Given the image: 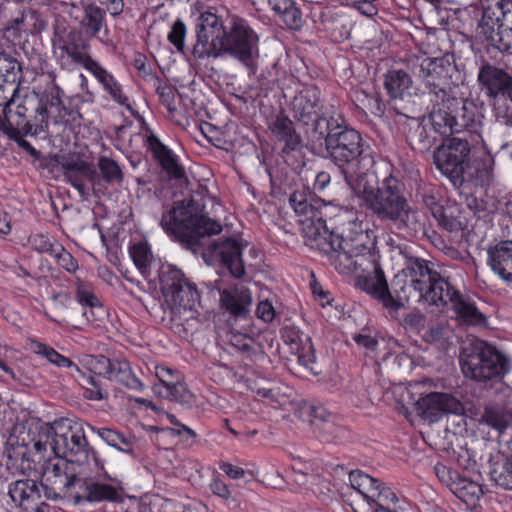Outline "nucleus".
Here are the masks:
<instances>
[{
	"label": "nucleus",
	"mask_w": 512,
	"mask_h": 512,
	"mask_svg": "<svg viewBox=\"0 0 512 512\" xmlns=\"http://www.w3.org/2000/svg\"><path fill=\"white\" fill-rule=\"evenodd\" d=\"M21 65L8 54L0 53V131L11 139L20 134L36 136L55 125L75 121L77 112L62 102L63 90L56 84L55 75L49 74L50 83L42 93L31 91L15 99Z\"/></svg>",
	"instance_id": "obj_1"
},
{
	"label": "nucleus",
	"mask_w": 512,
	"mask_h": 512,
	"mask_svg": "<svg viewBox=\"0 0 512 512\" xmlns=\"http://www.w3.org/2000/svg\"><path fill=\"white\" fill-rule=\"evenodd\" d=\"M304 223L305 244L324 254L339 273L348 275L372 269V274L359 281L361 289L386 309L398 311L403 306L401 299H396L390 293L384 272L377 263V255L367 245L368 235L361 229L360 223H351L356 231L354 238L329 232L321 221L318 224L311 221Z\"/></svg>",
	"instance_id": "obj_2"
},
{
	"label": "nucleus",
	"mask_w": 512,
	"mask_h": 512,
	"mask_svg": "<svg viewBox=\"0 0 512 512\" xmlns=\"http://www.w3.org/2000/svg\"><path fill=\"white\" fill-rule=\"evenodd\" d=\"M160 225L166 233L175 236L191 250L207 246L210 256L219 259L235 278L245 274L242 244L232 238L210 241L211 236L222 231V225L199 213L192 200L175 202L163 213Z\"/></svg>",
	"instance_id": "obj_3"
},
{
	"label": "nucleus",
	"mask_w": 512,
	"mask_h": 512,
	"mask_svg": "<svg viewBox=\"0 0 512 512\" xmlns=\"http://www.w3.org/2000/svg\"><path fill=\"white\" fill-rule=\"evenodd\" d=\"M312 142L324 146L330 158L342 168L346 180V172L368 173L374 164L370 147L361 134L344 124L341 115H330L318 119L310 132Z\"/></svg>",
	"instance_id": "obj_4"
},
{
	"label": "nucleus",
	"mask_w": 512,
	"mask_h": 512,
	"mask_svg": "<svg viewBox=\"0 0 512 512\" xmlns=\"http://www.w3.org/2000/svg\"><path fill=\"white\" fill-rule=\"evenodd\" d=\"M164 312L171 329L182 337L196 331L200 325L195 305L200 299L196 285L176 267L163 266L159 273Z\"/></svg>",
	"instance_id": "obj_5"
},
{
	"label": "nucleus",
	"mask_w": 512,
	"mask_h": 512,
	"mask_svg": "<svg viewBox=\"0 0 512 512\" xmlns=\"http://www.w3.org/2000/svg\"><path fill=\"white\" fill-rule=\"evenodd\" d=\"M33 448L35 456H38V462L54 455L72 459L78 465H83L88 462L90 453L95 456L81 425L67 418L41 425L33 440Z\"/></svg>",
	"instance_id": "obj_6"
},
{
	"label": "nucleus",
	"mask_w": 512,
	"mask_h": 512,
	"mask_svg": "<svg viewBox=\"0 0 512 512\" xmlns=\"http://www.w3.org/2000/svg\"><path fill=\"white\" fill-rule=\"evenodd\" d=\"M346 184L361 201L372 216L382 222L391 223L405 204V197L398 180L392 176L382 180L380 186L374 187L372 175L350 170L346 172Z\"/></svg>",
	"instance_id": "obj_7"
},
{
	"label": "nucleus",
	"mask_w": 512,
	"mask_h": 512,
	"mask_svg": "<svg viewBox=\"0 0 512 512\" xmlns=\"http://www.w3.org/2000/svg\"><path fill=\"white\" fill-rule=\"evenodd\" d=\"M412 73L420 80L419 91L426 95L431 108L456 103L449 91V80L454 66L448 57H424L412 62Z\"/></svg>",
	"instance_id": "obj_8"
},
{
	"label": "nucleus",
	"mask_w": 512,
	"mask_h": 512,
	"mask_svg": "<svg viewBox=\"0 0 512 512\" xmlns=\"http://www.w3.org/2000/svg\"><path fill=\"white\" fill-rule=\"evenodd\" d=\"M460 362L463 374L478 382L502 379L510 370L508 358L482 340L473 341L471 348L464 350Z\"/></svg>",
	"instance_id": "obj_9"
},
{
	"label": "nucleus",
	"mask_w": 512,
	"mask_h": 512,
	"mask_svg": "<svg viewBox=\"0 0 512 512\" xmlns=\"http://www.w3.org/2000/svg\"><path fill=\"white\" fill-rule=\"evenodd\" d=\"M472 144L465 137H449L433 152L436 168L456 189L464 188L465 175H469V160Z\"/></svg>",
	"instance_id": "obj_10"
},
{
	"label": "nucleus",
	"mask_w": 512,
	"mask_h": 512,
	"mask_svg": "<svg viewBox=\"0 0 512 512\" xmlns=\"http://www.w3.org/2000/svg\"><path fill=\"white\" fill-rule=\"evenodd\" d=\"M222 37L225 56H231L254 72L259 57V37L248 21L238 15H229Z\"/></svg>",
	"instance_id": "obj_11"
},
{
	"label": "nucleus",
	"mask_w": 512,
	"mask_h": 512,
	"mask_svg": "<svg viewBox=\"0 0 512 512\" xmlns=\"http://www.w3.org/2000/svg\"><path fill=\"white\" fill-rule=\"evenodd\" d=\"M479 27L490 46L512 54V0H501L494 8L484 9Z\"/></svg>",
	"instance_id": "obj_12"
},
{
	"label": "nucleus",
	"mask_w": 512,
	"mask_h": 512,
	"mask_svg": "<svg viewBox=\"0 0 512 512\" xmlns=\"http://www.w3.org/2000/svg\"><path fill=\"white\" fill-rule=\"evenodd\" d=\"M432 124L442 135L460 133L464 129L476 132L480 124L477 107L473 101L459 100L450 106L431 108Z\"/></svg>",
	"instance_id": "obj_13"
},
{
	"label": "nucleus",
	"mask_w": 512,
	"mask_h": 512,
	"mask_svg": "<svg viewBox=\"0 0 512 512\" xmlns=\"http://www.w3.org/2000/svg\"><path fill=\"white\" fill-rule=\"evenodd\" d=\"M427 299L430 305L445 306L450 303L457 320L468 325H481L485 316L478 310L474 302L455 290L448 281H440L430 288Z\"/></svg>",
	"instance_id": "obj_14"
},
{
	"label": "nucleus",
	"mask_w": 512,
	"mask_h": 512,
	"mask_svg": "<svg viewBox=\"0 0 512 512\" xmlns=\"http://www.w3.org/2000/svg\"><path fill=\"white\" fill-rule=\"evenodd\" d=\"M292 112L293 117L304 125L316 124L322 117L337 115L333 106L329 108L323 106L321 91L314 85L305 87L294 97Z\"/></svg>",
	"instance_id": "obj_15"
},
{
	"label": "nucleus",
	"mask_w": 512,
	"mask_h": 512,
	"mask_svg": "<svg viewBox=\"0 0 512 512\" xmlns=\"http://www.w3.org/2000/svg\"><path fill=\"white\" fill-rule=\"evenodd\" d=\"M403 272L411 277L409 287L413 289L417 301L428 305H430V300L427 299L430 288L437 282L447 281L438 272L430 269L426 260L417 257L406 259Z\"/></svg>",
	"instance_id": "obj_16"
},
{
	"label": "nucleus",
	"mask_w": 512,
	"mask_h": 512,
	"mask_svg": "<svg viewBox=\"0 0 512 512\" xmlns=\"http://www.w3.org/2000/svg\"><path fill=\"white\" fill-rule=\"evenodd\" d=\"M419 414L430 422L438 421L445 414H460L463 405L449 393L432 392L421 397L417 403Z\"/></svg>",
	"instance_id": "obj_17"
},
{
	"label": "nucleus",
	"mask_w": 512,
	"mask_h": 512,
	"mask_svg": "<svg viewBox=\"0 0 512 512\" xmlns=\"http://www.w3.org/2000/svg\"><path fill=\"white\" fill-rule=\"evenodd\" d=\"M480 90L489 98L507 96L512 93V76L506 70L491 63H484L478 71Z\"/></svg>",
	"instance_id": "obj_18"
},
{
	"label": "nucleus",
	"mask_w": 512,
	"mask_h": 512,
	"mask_svg": "<svg viewBox=\"0 0 512 512\" xmlns=\"http://www.w3.org/2000/svg\"><path fill=\"white\" fill-rule=\"evenodd\" d=\"M58 457L55 462H51L50 458L43 459V474L47 476V480L65 491L71 490L77 483L81 481L79 478V466L72 459H64ZM42 461V459L40 460Z\"/></svg>",
	"instance_id": "obj_19"
},
{
	"label": "nucleus",
	"mask_w": 512,
	"mask_h": 512,
	"mask_svg": "<svg viewBox=\"0 0 512 512\" xmlns=\"http://www.w3.org/2000/svg\"><path fill=\"white\" fill-rule=\"evenodd\" d=\"M396 228L408 237L426 235V216L417 207L412 206L408 200L401 207L398 215L391 222Z\"/></svg>",
	"instance_id": "obj_20"
},
{
	"label": "nucleus",
	"mask_w": 512,
	"mask_h": 512,
	"mask_svg": "<svg viewBox=\"0 0 512 512\" xmlns=\"http://www.w3.org/2000/svg\"><path fill=\"white\" fill-rule=\"evenodd\" d=\"M351 486L357 490L372 505L377 500H386L392 496V489L380 483L377 479L361 471L349 474Z\"/></svg>",
	"instance_id": "obj_21"
},
{
	"label": "nucleus",
	"mask_w": 512,
	"mask_h": 512,
	"mask_svg": "<svg viewBox=\"0 0 512 512\" xmlns=\"http://www.w3.org/2000/svg\"><path fill=\"white\" fill-rule=\"evenodd\" d=\"M488 264L503 281L512 283V240H504L488 249Z\"/></svg>",
	"instance_id": "obj_22"
},
{
	"label": "nucleus",
	"mask_w": 512,
	"mask_h": 512,
	"mask_svg": "<svg viewBox=\"0 0 512 512\" xmlns=\"http://www.w3.org/2000/svg\"><path fill=\"white\" fill-rule=\"evenodd\" d=\"M145 145L147 149L152 152L153 157L159 162L163 170L166 171L170 177L176 179L184 177V169L178 163L177 157L167 146H165L159 140L155 134L150 133L146 137Z\"/></svg>",
	"instance_id": "obj_23"
},
{
	"label": "nucleus",
	"mask_w": 512,
	"mask_h": 512,
	"mask_svg": "<svg viewBox=\"0 0 512 512\" xmlns=\"http://www.w3.org/2000/svg\"><path fill=\"white\" fill-rule=\"evenodd\" d=\"M221 307L230 314L245 317L252 304V295L248 288L235 286L230 289H219Z\"/></svg>",
	"instance_id": "obj_24"
},
{
	"label": "nucleus",
	"mask_w": 512,
	"mask_h": 512,
	"mask_svg": "<svg viewBox=\"0 0 512 512\" xmlns=\"http://www.w3.org/2000/svg\"><path fill=\"white\" fill-rule=\"evenodd\" d=\"M8 494L12 501L17 503L25 511L33 509L32 504H36L41 498V490L35 480L23 479L9 484Z\"/></svg>",
	"instance_id": "obj_25"
},
{
	"label": "nucleus",
	"mask_w": 512,
	"mask_h": 512,
	"mask_svg": "<svg viewBox=\"0 0 512 512\" xmlns=\"http://www.w3.org/2000/svg\"><path fill=\"white\" fill-rule=\"evenodd\" d=\"M509 454L492 456L489 461L491 479L500 487L512 490V440L508 443Z\"/></svg>",
	"instance_id": "obj_26"
},
{
	"label": "nucleus",
	"mask_w": 512,
	"mask_h": 512,
	"mask_svg": "<svg viewBox=\"0 0 512 512\" xmlns=\"http://www.w3.org/2000/svg\"><path fill=\"white\" fill-rule=\"evenodd\" d=\"M223 37L219 35L196 32V43L192 49V56L196 60L217 59L225 56Z\"/></svg>",
	"instance_id": "obj_27"
},
{
	"label": "nucleus",
	"mask_w": 512,
	"mask_h": 512,
	"mask_svg": "<svg viewBox=\"0 0 512 512\" xmlns=\"http://www.w3.org/2000/svg\"><path fill=\"white\" fill-rule=\"evenodd\" d=\"M310 416L312 426L323 433V436L338 438L341 428L336 424V416L322 406L307 405L304 407Z\"/></svg>",
	"instance_id": "obj_28"
},
{
	"label": "nucleus",
	"mask_w": 512,
	"mask_h": 512,
	"mask_svg": "<svg viewBox=\"0 0 512 512\" xmlns=\"http://www.w3.org/2000/svg\"><path fill=\"white\" fill-rule=\"evenodd\" d=\"M89 72L102 85L103 89L109 94L113 101L131 110L128 98L123 93L121 84L115 79V77L110 72H108L98 62Z\"/></svg>",
	"instance_id": "obj_29"
},
{
	"label": "nucleus",
	"mask_w": 512,
	"mask_h": 512,
	"mask_svg": "<svg viewBox=\"0 0 512 512\" xmlns=\"http://www.w3.org/2000/svg\"><path fill=\"white\" fill-rule=\"evenodd\" d=\"M494 167V159L492 155L483 148L480 156L469 160V175H465L464 187L472 184L474 181H480L481 183L488 181L491 177Z\"/></svg>",
	"instance_id": "obj_30"
},
{
	"label": "nucleus",
	"mask_w": 512,
	"mask_h": 512,
	"mask_svg": "<svg viewBox=\"0 0 512 512\" xmlns=\"http://www.w3.org/2000/svg\"><path fill=\"white\" fill-rule=\"evenodd\" d=\"M83 498L88 502L117 501L120 496L115 487L100 483L92 479H83L80 482Z\"/></svg>",
	"instance_id": "obj_31"
},
{
	"label": "nucleus",
	"mask_w": 512,
	"mask_h": 512,
	"mask_svg": "<svg viewBox=\"0 0 512 512\" xmlns=\"http://www.w3.org/2000/svg\"><path fill=\"white\" fill-rule=\"evenodd\" d=\"M269 5L289 29L299 30L303 26L302 12L295 1L269 0Z\"/></svg>",
	"instance_id": "obj_32"
},
{
	"label": "nucleus",
	"mask_w": 512,
	"mask_h": 512,
	"mask_svg": "<svg viewBox=\"0 0 512 512\" xmlns=\"http://www.w3.org/2000/svg\"><path fill=\"white\" fill-rule=\"evenodd\" d=\"M110 367L108 368L106 379L115 381L133 390H141L143 385L141 381L133 375L129 363L125 360L110 359Z\"/></svg>",
	"instance_id": "obj_33"
},
{
	"label": "nucleus",
	"mask_w": 512,
	"mask_h": 512,
	"mask_svg": "<svg viewBox=\"0 0 512 512\" xmlns=\"http://www.w3.org/2000/svg\"><path fill=\"white\" fill-rule=\"evenodd\" d=\"M440 134L436 131L431 119V112L429 113V124L417 123L414 128L410 130L409 141L413 149L420 152L428 151L436 142V135Z\"/></svg>",
	"instance_id": "obj_34"
},
{
	"label": "nucleus",
	"mask_w": 512,
	"mask_h": 512,
	"mask_svg": "<svg viewBox=\"0 0 512 512\" xmlns=\"http://www.w3.org/2000/svg\"><path fill=\"white\" fill-rule=\"evenodd\" d=\"M271 132L278 140L285 142L286 148L295 150L301 143L293 122L283 113L278 114L270 125Z\"/></svg>",
	"instance_id": "obj_35"
},
{
	"label": "nucleus",
	"mask_w": 512,
	"mask_h": 512,
	"mask_svg": "<svg viewBox=\"0 0 512 512\" xmlns=\"http://www.w3.org/2000/svg\"><path fill=\"white\" fill-rule=\"evenodd\" d=\"M384 86L392 98L403 99L406 95H410L412 78L404 70H389L385 74Z\"/></svg>",
	"instance_id": "obj_36"
},
{
	"label": "nucleus",
	"mask_w": 512,
	"mask_h": 512,
	"mask_svg": "<svg viewBox=\"0 0 512 512\" xmlns=\"http://www.w3.org/2000/svg\"><path fill=\"white\" fill-rule=\"evenodd\" d=\"M479 423L487 425L498 433H503L512 426V409H506L499 405L487 406L479 419Z\"/></svg>",
	"instance_id": "obj_37"
},
{
	"label": "nucleus",
	"mask_w": 512,
	"mask_h": 512,
	"mask_svg": "<svg viewBox=\"0 0 512 512\" xmlns=\"http://www.w3.org/2000/svg\"><path fill=\"white\" fill-rule=\"evenodd\" d=\"M451 492L465 503L469 509L476 508L484 494L482 486L478 482L462 476L454 484Z\"/></svg>",
	"instance_id": "obj_38"
},
{
	"label": "nucleus",
	"mask_w": 512,
	"mask_h": 512,
	"mask_svg": "<svg viewBox=\"0 0 512 512\" xmlns=\"http://www.w3.org/2000/svg\"><path fill=\"white\" fill-rule=\"evenodd\" d=\"M92 432L97 434L109 446L132 455L134 453V437L126 436L123 433L109 427L90 426Z\"/></svg>",
	"instance_id": "obj_39"
},
{
	"label": "nucleus",
	"mask_w": 512,
	"mask_h": 512,
	"mask_svg": "<svg viewBox=\"0 0 512 512\" xmlns=\"http://www.w3.org/2000/svg\"><path fill=\"white\" fill-rule=\"evenodd\" d=\"M56 162L60 166L63 174L73 171L82 173L86 179L94 182L97 177V171L79 156L74 154L57 155Z\"/></svg>",
	"instance_id": "obj_40"
},
{
	"label": "nucleus",
	"mask_w": 512,
	"mask_h": 512,
	"mask_svg": "<svg viewBox=\"0 0 512 512\" xmlns=\"http://www.w3.org/2000/svg\"><path fill=\"white\" fill-rule=\"evenodd\" d=\"M75 32L68 34V41L60 46L62 52H64L74 63L83 66L87 71H90L97 61L94 60L89 54L85 52L87 44L79 46L75 43Z\"/></svg>",
	"instance_id": "obj_41"
},
{
	"label": "nucleus",
	"mask_w": 512,
	"mask_h": 512,
	"mask_svg": "<svg viewBox=\"0 0 512 512\" xmlns=\"http://www.w3.org/2000/svg\"><path fill=\"white\" fill-rule=\"evenodd\" d=\"M29 346L33 353L44 357L51 364H54L60 368H69L76 372H80L78 366L72 360L61 355L52 347L36 340H31Z\"/></svg>",
	"instance_id": "obj_42"
},
{
	"label": "nucleus",
	"mask_w": 512,
	"mask_h": 512,
	"mask_svg": "<svg viewBox=\"0 0 512 512\" xmlns=\"http://www.w3.org/2000/svg\"><path fill=\"white\" fill-rule=\"evenodd\" d=\"M83 12L84 16L81 21V26L91 36H96L104 26V10L90 3L83 5Z\"/></svg>",
	"instance_id": "obj_43"
},
{
	"label": "nucleus",
	"mask_w": 512,
	"mask_h": 512,
	"mask_svg": "<svg viewBox=\"0 0 512 512\" xmlns=\"http://www.w3.org/2000/svg\"><path fill=\"white\" fill-rule=\"evenodd\" d=\"M289 201L294 211L297 214L303 215L305 217L303 220H301L302 231L305 224L304 222L306 221H311L314 224H318V222L321 221L324 224L321 216H318L319 213L314 209V207L311 204L308 203L304 194L295 192L290 196Z\"/></svg>",
	"instance_id": "obj_44"
},
{
	"label": "nucleus",
	"mask_w": 512,
	"mask_h": 512,
	"mask_svg": "<svg viewBox=\"0 0 512 512\" xmlns=\"http://www.w3.org/2000/svg\"><path fill=\"white\" fill-rule=\"evenodd\" d=\"M232 346L247 354L251 360H256L264 355L262 346L252 337L241 333H233L230 338Z\"/></svg>",
	"instance_id": "obj_45"
},
{
	"label": "nucleus",
	"mask_w": 512,
	"mask_h": 512,
	"mask_svg": "<svg viewBox=\"0 0 512 512\" xmlns=\"http://www.w3.org/2000/svg\"><path fill=\"white\" fill-rule=\"evenodd\" d=\"M294 334L299 338V346L292 347V350L297 354L298 362L304 367L313 370L312 365L316 361V356L311 338L300 332H295Z\"/></svg>",
	"instance_id": "obj_46"
},
{
	"label": "nucleus",
	"mask_w": 512,
	"mask_h": 512,
	"mask_svg": "<svg viewBox=\"0 0 512 512\" xmlns=\"http://www.w3.org/2000/svg\"><path fill=\"white\" fill-rule=\"evenodd\" d=\"M226 30V23L214 13L204 12L199 17L196 32L222 36Z\"/></svg>",
	"instance_id": "obj_47"
},
{
	"label": "nucleus",
	"mask_w": 512,
	"mask_h": 512,
	"mask_svg": "<svg viewBox=\"0 0 512 512\" xmlns=\"http://www.w3.org/2000/svg\"><path fill=\"white\" fill-rule=\"evenodd\" d=\"M157 395L168 400L185 404L191 403L192 401L191 392L179 379H177L176 382L171 384L168 388H159L157 390Z\"/></svg>",
	"instance_id": "obj_48"
},
{
	"label": "nucleus",
	"mask_w": 512,
	"mask_h": 512,
	"mask_svg": "<svg viewBox=\"0 0 512 512\" xmlns=\"http://www.w3.org/2000/svg\"><path fill=\"white\" fill-rule=\"evenodd\" d=\"M130 254L134 264L141 272V274L147 276L149 272V266L152 260V253L148 245L144 243L135 244L131 248Z\"/></svg>",
	"instance_id": "obj_49"
},
{
	"label": "nucleus",
	"mask_w": 512,
	"mask_h": 512,
	"mask_svg": "<svg viewBox=\"0 0 512 512\" xmlns=\"http://www.w3.org/2000/svg\"><path fill=\"white\" fill-rule=\"evenodd\" d=\"M98 168L101 172L102 178L108 183H119L123 179V173L116 161L113 159L102 156L98 159Z\"/></svg>",
	"instance_id": "obj_50"
},
{
	"label": "nucleus",
	"mask_w": 512,
	"mask_h": 512,
	"mask_svg": "<svg viewBox=\"0 0 512 512\" xmlns=\"http://www.w3.org/2000/svg\"><path fill=\"white\" fill-rule=\"evenodd\" d=\"M432 215L438 222V225L449 232L458 231L461 229V222L448 213L442 206H435L432 208Z\"/></svg>",
	"instance_id": "obj_51"
},
{
	"label": "nucleus",
	"mask_w": 512,
	"mask_h": 512,
	"mask_svg": "<svg viewBox=\"0 0 512 512\" xmlns=\"http://www.w3.org/2000/svg\"><path fill=\"white\" fill-rule=\"evenodd\" d=\"M37 21V15L35 13H29L27 15H22L21 17L15 18L11 25L7 27V31H14V32H25L29 34H34L36 32H39L41 29L44 28V25L41 23L40 28H32L30 25V22L35 25V22Z\"/></svg>",
	"instance_id": "obj_52"
},
{
	"label": "nucleus",
	"mask_w": 512,
	"mask_h": 512,
	"mask_svg": "<svg viewBox=\"0 0 512 512\" xmlns=\"http://www.w3.org/2000/svg\"><path fill=\"white\" fill-rule=\"evenodd\" d=\"M186 26L180 19L176 20L168 34V41L174 45L178 52L185 50Z\"/></svg>",
	"instance_id": "obj_53"
},
{
	"label": "nucleus",
	"mask_w": 512,
	"mask_h": 512,
	"mask_svg": "<svg viewBox=\"0 0 512 512\" xmlns=\"http://www.w3.org/2000/svg\"><path fill=\"white\" fill-rule=\"evenodd\" d=\"M52 256L57 264L67 272L74 273L78 269V263L75 258L61 244L56 245V251Z\"/></svg>",
	"instance_id": "obj_54"
},
{
	"label": "nucleus",
	"mask_w": 512,
	"mask_h": 512,
	"mask_svg": "<svg viewBox=\"0 0 512 512\" xmlns=\"http://www.w3.org/2000/svg\"><path fill=\"white\" fill-rule=\"evenodd\" d=\"M494 397L500 407L510 409L512 406V387L507 383L498 380L494 385Z\"/></svg>",
	"instance_id": "obj_55"
},
{
	"label": "nucleus",
	"mask_w": 512,
	"mask_h": 512,
	"mask_svg": "<svg viewBox=\"0 0 512 512\" xmlns=\"http://www.w3.org/2000/svg\"><path fill=\"white\" fill-rule=\"evenodd\" d=\"M434 472L437 476V478L449 489L452 491L454 488V484L457 483L459 478L461 477L460 474L452 470L451 468L445 466L444 464L437 463L434 466Z\"/></svg>",
	"instance_id": "obj_56"
},
{
	"label": "nucleus",
	"mask_w": 512,
	"mask_h": 512,
	"mask_svg": "<svg viewBox=\"0 0 512 512\" xmlns=\"http://www.w3.org/2000/svg\"><path fill=\"white\" fill-rule=\"evenodd\" d=\"M76 299L82 307L98 306L99 299L90 289V287L82 282L77 285Z\"/></svg>",
	"instance_id": "obj_57"
},
{
	"label": "nucleus",
	"mask_w": 512,
	"mask_h": 512,
	"mask_svg": "<svg viewBox=\"0 0 512 512\" xmlns=\"http://www.w3.org/2000/svg\"><path fill=\"white\" fill-rule=\"evenodd\" d=\"M155 375L159 380V384H154L153 386V391L156 394L159 388H168L171 384H174L177 379H179L178 377H175L172 369L163 366L156 367Z\"/></svg>",
	"instance_id": "obj_58"
},
{
	"label": "nucleus",
	"mask_w": 512,
	"mask_h": 512,
	"mask_svg": "<svg viewBox=\"0 0 512 512\" xmlns=\"http://www.w3.org/2000/svg\"><path fill=\"white\" fill-rule=\"evenodd\" d=\"M110 359L103 356H92L87 360V366L94 374L106 377L108 368L110 367Z\"/></svg>",
	"instance_id": "obj_59"
},
{
	"label": "nucleus",
	"mask_w": 512,
	"mask_h": 512,
	"mask_svg": "<svg viewBox=\"0 0 512 512\" xmlns=\"http://www.w3.org/2000/svg\"><path fill=\"white\" fill-rule=\"evenodd\" d=\"M446 327L444 323H434L424 331L422 338L428 343L440 341L445 335Z\"/></svg>",
	"instance_id": "obj_60"
},
{
	"label": "nucleus",
	"mask_w": 512,
	"mask_h": 512,
	"mask_svg": "<svg viewBox=\"0 0 512 512\" xmlns=\"http://www.w3.org/2000/svg\"><path fill=\"white\" fill-rule=\"evenodd\" d=\"M372 505H374V512H400L398 498L393 490L392 496L387 497L386 500H377Z\"/></svg>",
	"instance_id": "obj_61"
},
{
	"label": "nucleus",
	"mask_w": 512,
	"mask_h": 512,
	"mask_svg": "<svg viewBox=\"0 0 512 512\" xmlns=\"http://www.w3.org/2000/svg\"><path fill=\"white\" fill-rule=\"evenodd\" d=\"M33 247L35 250L40 253H48L51 256L56 251V245L58 243H53L48 237L44 235H36L32 241Z\"/></svg>",
	"instance_id": "obj_62"
},
{
	"label": "nucleus",
	"mask_w": 512,
	"mask_h": 512,
	"mask_svg": "<svg viewBox=\"0 0 512 512\" xmlns=\"http://www.w3.org/2000/svg\"><path fill=\"white\" fill-rule=\"evenodd\" d=\"M66 180L78 191L81 197H87L88 191L83 183L85 176L80 172H70L64 174Z\"/></svg>",
	"instance_id": "obj_63"
},
{
	"label": "nucleus",
	"mask_w": 512,
	"mask_h": 512,
	"mask_svg": "<svg viewBox=\"0 0 512 512\" xmlns=\"http://www.w3.org/2000/svg\"><path fill=\"white\" fill-rule=\"evenodd\" d=\"M257 317L264 322H271L275 317V310L272 304L265 300L261 301L256 310Z\"/></svg>",
	"instance_id": "obj_64"
}]
</instances>
